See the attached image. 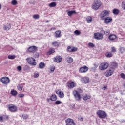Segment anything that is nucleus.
<instances>
[{
    "label": "nucleus",
    "instance_id": "obj_12",
    "mask_svg": "<svg viewBox=\"0 0 125 125\" xmlns=\"http://www.w3.org/2000/svg\"><path fill=\"white\" fill-rule=\"evenodd\" d=\"M88 71V67L86 66L82 67L79 69V73H85Z\"/></svg>",
    "mask_w": 125,
    "mask_h": 125
},
{
    "label": "nucleus",
    "instance_id": "obj_16",
    "mask_svg": "<svg viewBox=\"0 0 125 125\" xmlns=\"http://www.w3.org/2000/svg\"><path fill=\"white\" fill-rule=\"evenodd\" d=\"M57 63H60L62 61V57L60 56H57L54 60Z\"/></svg>",
    "mask_w": 125,
    "mask_h": 125
},
{
    "label": "nucleus",
    "instance_id": "obj_52",
    "mask_svg": "<svg viewBox=\"0 0 125 125\" xmlns=\"http://www.w3.org/2000/svg\"><path fill=\"white\" fill-rule=\"evenodd\" d=\"M78 120L79 121H80V122H83V117H79Z\"/></svg>",
    "mask_w": 125,
    "mask_h": 125
},
{
    "label": "nucleus",
    "instance_id": "obj_51",
    "mask_svg": "<svg viewBox=\"0 0 125 125\" xmlns=\"http://www.w3.org/2000/svg\"><path fill=\"white\" fill-rule=\"evenodd\" d=\"M17 70L18 71H22V67H21V66H18Z\"/></svg>",
    "mask_w": 125,
    "mask_h": 125
},
{
    "label": "nucleus",
    "instance_id": "obj_37",
    "mask_svg": "<svg viewBox=\"0 0 125 125\" xmlns=\"http://www.w3.org/2000/svg\"><path fill=\"white\" fill-rule=\"evenodd\" d=\"M22 117L23 119V120H27L28 118L29 117V116L27 114H23L22 115Z\"/></svg>",
    "mask_w": 125,
    "mask_h": 125
},
{
    "label": "nucleus",
    "instance_id": "obj_55",
    "mask_svg": "<svg viewBox=\"0 0 125 125\" xmlns=\"http://www.w3.org/2000/svg\"><path fill=\"white\" fill-rule=\"evenodd\" d=\"M3 117V118L5 120H7L8 119V115H4Z\"/></svg>",
    "mask_w": 125,
    "mask_h": 125
},
{
    "label": "nucleus",
    "instance_id": "obj_11",
    "mask_svg": "<svg viewBox=\"0 0 125 125\" xmlns=\"http://www.w3.org/2000/svg\"><path fill=\"white\" fill-rule=\"evenodd\" d=\"M81 81L82 83L86 84V83H89V78H88V77H83L81 78Z\"/></svg>",
    "mask_w": 125,
    "mask_h": 125
},
{
    "label": "nucleus",
    "instance_id": "obj_29",
    "mask_svg": "<svg viewBox=\"0 0 125 125\" xmlns=\"http://www.w3.org/2000/svg\"><path fill=\"white\" fill-rule=\"evenodd\" d=\"M56 5V2H52L51 3L49 4V7H55Z\"/></svg>",
    "mask_w": 125,
    "mask_h": 125
},
{
    "label": "nucleus",
    "instance_id": "obj_41",
    "mask_svg": "<svg viewBox=\"0 0 125 125\" xmlns=\"http://www.w3.org/2000/svg\"><path fill=\"white\" fill-rule=\"evenodd\" d=\"M11 4L13 5H16V4H17V1H16V0H13L11 1Z\"/></svg>",
    "mask_w": 125,
    "mask_h": 125
},
{
    "label": "nucleus",
    "instance_id": "obj_32",
    "mask_svg": "<svg viewBox=\"0 0 125 125\" xmlns=\"http://www.w3.org/2000/svg\"><path fill=\"white\" fill-rule=\"evenodd\" d=\"M106 57H112L113 56V54L111 52H107L105 54Z\"/></svg>",
    "mask_w": 125,
    "mask_h": 125
},
{
    "label": "nucleus",
    "instance_id": "obj_26",
    "mask_svg": "<svg viewBox=\"0 0 125 125\" xmlns=\"http://www.w3.org/2000/svg\"><path fill=\"white\" fill-rule=\"evenodd\" d=\"M111 67L113 69L115 68H117V67H118V63H117L116 62H113L111 63Z\"/></svg>",
    "mask_w": 125,
    "mask_h": 125
},
{
    "label": "nucleus",
    "instance_id": "obj_34",
    "mask_svg": "<svg viewBox=\"0 0 125 125\" xmlns=\"http://www.w3.org/2000/svg\"><path fill=\"white\" fill-rule=\"evenodd\" d=\"M17 88L20 91H21V90L23 89V85L19 84V85L17 86Z\"/></svg>",
    "mask_w": 125,
    "mask_h": 125
},
{
    "label": "nucleus",
    "instance_id": "obj_28",
    "mask_svg": "<svg viewBox=\"0 0 125 125\" xmlns=\"http://www.w3.org/2000/svg\"><path fill=\"white\" fill-rule=\"evenodd\" d=\"M52 45L53 46H58L59 45V42L57 41H54L52 43Z\"/></svg>",
    "mask_w": 125,
    "mask_h": 125
},
{
    "label": "nucleus",
    "instance_id": "obj_33",
    "mask_svg": "<svg viewBox=\"0 0 125 125\" xmlns=\"http://www.w3.org/2000/svg\"><path fill=\"white\" fill-rule=\"evenodd\" d=\"M11 94L12 95H13L14 96H16V95H17V91L16 90H13L11 91Z\"/></svg>",
    "mask_w": 125,
    "mask_h": 125
},
{
    "label": "nucleus",
    "instance_id": "obj_38",
    "mask_svg": "<svg viewBox=\"0 0 125 125\" xmlns=\"http://www.w3.org/2000/svg\"><path fill=\"white\" fill-rule=\"evenodd\" d=\"M119 50L121 53H124V52L125 51V49L124 47H121L119 49Z\"/></svg>",
    "mask_w": 125,
    "mask_h": 125
},
{
    "label": "nucleus",
    "instance_id": "obj_42",
    "mask_svg": "<svg viewBox=\"0 0 125 125\" xmlns=\"http://www.w3.org/2000/svg\"><path fill=\"white\" fill-rule=\"evenodd\" d=\"M8 58L9 59H14V58H15V56L9 55L8 56Z\"/></svg>",
    "mask_w": 125,
    "mask_h": 125
},
{
    "label": "nucleus",
    "instance_id": "obj_59",
    "mask_svg": "<svg viewBox=\"0 0 125 125\" xmlns=\"http://www.w3.org/2000/svg\"><path fill=\"white\" fill-rule=\"evenodd\" d=\"M122 7L125 10V2L123 3Z\"/></svg>",
    "mask_w": 125,
    "mask_h": 125
},
{
    "label": "nucleus",
    "instance_id": "obj_48",
    "mask_svg": "<svg viewBox=\"0 0 125 125\" xmlns=\"http://www.w3.org/2000/svg\"><path fill=\"white\" fill-rule=\"evenodd\" d=\"M111 51L112 52H116V48H115L114 47H111Z\"/></svg>",
    "mask_w": 125,
    "mask_h": 125
},
{
    "label": "nucleus",
    "instance_id": "obj_7",
    "mask_svg": "<svg viewBox=\"0 0 125 125\" xmlns=\"http://www.w3.org/2000/svg\"><path fill=\"white\" fill-rule=\"evenodd\" d=\"M94 37L96 40H102L103 39V36L101 33L97 32L94 34Z\"/></svg>",
    "mask_w": 125,
    "mask_h": 125
},
{
    "label": "nucleus",
    "instance_id": "obj_1",
    "mask_svg": "<svg viewBox=\"0 0 125 125\" xmlns=\"http://www.w3.org/2000/svg\"><path fill=\"white\" fill-rule=\"evenodd\" d=\"M96 114L100 119H106L107 118V113L103 110H98Z\"/></svg>",
    "mask_w": 125,
    "mask_h": 125
},
{
    "label": "nucleus",
    "instance_id": "obj_44",
    "mask_svg": "<svg viewBox=\"0 0 125 125\" xmlns=\"http://www.w3.org/2000/svg\"><path fill=\"white\" fill-rule=\"evenodd\" d=\"M61 103H62V102H61L60 101H57L55 102L56 105H59V104H61Z\"/></svg>",
    "mask_w": 125,
    "mask_h": 125
},
{
    "label": "nucleus",
    "instance_id": "obj_45",
    "mask_svg": "<svg viewBox=\"0 0 125 125\" xmlns=\"http://www.w3.org/2000/svg\"><path fill=\"white\" fill-rule=\"evenodd\" d=\"M110 34V30L108 29L106 31H105V35L106 36H108V35Z\"/></svg>",
    "mask_w": 125,
    "mask_h": 125
},
{
    "label": "nucleus",
    "instance_id": "obj_39",
    "mask_svg": "<svg viewBox=\"0 0 125 125\" xmlns=\"http://www.w3.org/2000/svg\"><path fill=\"white\" fill-rule=\"evenodd\" d=\"M88 46L91 48H93L95 45L93 43H89L88 44Z\"/></svg>",
    "mask_w": 125,
    "mask_h": 125
},
{
    "label": "nucleus",
    "instance_id": "obj_8",
    "mask_svg": "<svg viewBox=\"0 0 125 125\" xmlns=\"http://www.w3.org/2000/svg\"><path fill=\"white\" fill-rule=\"evenodd\" d=\"M66 125H76V123L74 122V120L71 118H68L65 120Z\"/></svg>",
    "mask_w": 125,
    "mask_h": 125
},
{
    "label": "nucleus",
    "instance_id": "obj_58",
    "mask_svg": "<svg viewBox=\"0 0 125 125\" xmlns=\"http://www.w3.org/2000/svg\"><path fill=\"white\" fill-rule=\"evenodd\" d=\"M9 111H10V112H11V113H15V112H16L17 110H10Z\"/></svg>",
    "mask_w": 125,
    "mask_h": 125
},
{
    "label": "nucleus",
    "instance_id": "obj_62",
    "mask_svg": "<svg viewBox=\"0 0 125 125\" xmlns=\"http://www.w3.org/2000/svg\"><path fill=\"white\" fill-rule=\"evenodd\" d=\"M0 9H1V3H0Z\"/></svg>",
    "mask_w": 125,
    "mask_h": 125
},
{
    "label": "nucleus",
    "instance_id": "obj_56",
    "mask_svg": "<svg viewBox=\"0 0 125 125\" xmlns=\"http://www.w3.org/2000/svg\"><path fill=\"white\" fill-rule=\"evenodd\" d=\"M3 119H4V118H3V117L0 116V122H3Z\"/></svg>",
    "mask_w": 125,
    "mask_h": 125
},
{
    "label": "nucleus",
    "instance_id": "obj_54",
    "mask_svg": "<svg viewBox=\"0 0 125 125\" xmlns=\"http://www.w3.org/2000/svg\"><path fill=\"white\" fill-rule=\"evenodd\" d=\"M101 33L103 36H104L105 35V30H101Z\"/></svg>",
    "mask_w": 125,
    "mask_h": 125
},
{
    "label": "nucleus",
    "instance_id": "obj_10",
    "mask_svg": "<svg viewBox=\"0 0 125 125\" xmlns=\"http://www.w3.org/2000/svg\"><path fill=\"white\" fill-rule=\"evenodd\" d=\"M28 50L29 52L35 53L38 50V48L36 46H31L28 48Z\"/></svg>",
    "mask_w": 125,
    "mask_h": 125
},
{
    "label": "nucleus",
    "instance_id": "obj_21",
    "mask_svg": "<svg viewBox=\"0 0 125 125\" xmlns=\"http://www.w3.org/2000/svg\"><path fill=\"white\" fill-rule=\"evenodd\" d=\"M9 110H17V107L14 104H9L8 105Z\"/></svg>",
    "mask_w": 125,
    "mask_h": 125
},
{
    "label": "nucleus",
    "instance_id": "obj_30",
    "mask_svg": "<svg viewBox=\"0 0 125 125\" xmlns=\"http://www.w3.org/2000/svg\"><path fill=\"white\" fill-rule=\"evenodd\" d=\"M83 100H87V99H90V95L87 96V95H85L83 96Z\"/></svg>",
    "mask_w": 125,
    "mask_h": 125
},
{
    "label": "nucleus",
    "instance_id": "obj_17",
    "mask_svg": "<svg viewBox=\"0 0 125 125\" xmlns=\"http://www.w3.org/2000/svg\"><path fill=\"white\" fill-rule=\"evenodd\" d=\"M77 48L74 47H67V51H68V52H75V51H77Z\"/></svg>",
    "mask_w": 125,
    "mask_h": 125
},
{
    "label": "nucleus",
    "instance_id": "obj_31",
    "mask_svg": "<svg viewBox=\"0 0 125 125\" xmlns=\"http://www.w3.org/2000/svg\"><path fill=\"white\" fill-rule=\"evenodd\" d=\"M113 14H115V15H117V14H119V10H118V9H114L112 11Z\"/></svg>",
    "mask_w": 125,
    "mask_h": 125
},
{
    "label": "nucleus",
    "instance_id": "obj_6",
    "mask_svg": "<svg viewBox=\"0 0 125 125\" xmlns=\"http://www.w3.org/2000/svg\"><path fill=\"white\" fill-rule=\"evenodd\" d=\"M0 82L4 83V84H8L10 83V80L7 77H3L0 79Z\"/></svg>",
    "mask_w": 125,
    "mask_h": 125
},
{
    "label": "nucleus",
    "instance_id": "obj_9",
    "mask_svg": "<svg viewBox=\"0 0 125 125\" xmlns=\"http://www.w3.org/2000/svg\"><path fill=\"white\" fill-rule=\"evenodd\" d=\"M73 94L76 99V100H80L81 99V95L77 90H74L73 92Z\"/></svg>",
    "mask_w": 125,
    "mask_h": 125
},
{
    "label": "nucleus",
    "instance_id": "obj_53",
    "mask_svg": "<svg viewBox=\"0 0 125 125\" xmlns=\"http://www.w3.org/2000/svg\"><path fill=\"white\" fill-rule=\"evenodd\" d=\"M25 96V95L24 94H20L19 95V97L20 98L24 97Z\"/></svg>",
    "mask_w": 125,
    "mask_h": 125
},
{
    "label": "nucleus",
    "instance_id": "obj_63",
    "mask_svg": "<svg viewBox=\"0 0 125 125\" xmlns=\"http://www.w3.org/2000/svg\"><path fill=\"white\" fill-rule=\"evenodd\" d=\"M122 122H125V120L124 121V120H123Z\"/></svg>",
    "mask_w": 125,
    "mask_h": 125
},
{
    "label": "nucleus",
    "instance_id": "obj_19",
    "mask_svg": "<svg viewBox=\"0 0 125 125\" xmlns=\"http://www.w3.org/2000/svg\"><path fill=\"white\" fill-rule=\"evenodd\" d=\"M117 39V35L115 34H111L108 37L109 41H114Z\"/></svg>",
    "mask_w": 125,
    "mask_h": 125
},
{
    "label": "nucleus",
    "instance_id": "obj_5",
    "mask_svg": "<svg viewBox=\"0 0 125 125\" xmlns=\"http://www.w3.org/2000/svg\"><path fill=\"white\" fill-rule=\"evenodd\" d=\"M109 66V63L107 62H103L101 63L99 66V69L101 71H104V70H106Z\"/></svg>",
    "mask_w": 125,
    "mask_h": 125
},
{
    "label": "nucleus",
    "instance_id": "obj_57",
    "mask_svg": "<svg viewBox=\"0 0 125 125\" xmlns=\"http://www.w3.org/2000/svg\"><path fill=\"white\" fill-rule=\"evenodd\" d=\"M94 67L95 68H97V67H98V63L94 64Z\"/></svg>",
    "mask_w": 125,
    "mask_h": 125
},
{
    "label": "nucleus",
    "instance_id": "obj_24",
    "mask_svg": "<svg viewBox=\"0 0 125 125\" xmlns=\"http://www.w3.org/2000/svg\"><path fill=\"white\" fill-rule=\"evenodd\" d=\"M76 86V83L71 82L69 83L68 87L69 88H74Z\"/></svg>",
    "mask_w": 125,
    "mask_h": 125
},
{
    "label": "nucleus",
    "instance_id": "obj_4",
    "mask_svg": "<svg viewBox=\"0 0 125 125\" xmlns=\"http://www.w3.org/2000/svg\"><path fill=\"white\" fill-rule=\"evenodd\" d=\"M26 60L28 64H30L32 66H36V65H37V62H36V59H35L34 58H27Z\"/></svg>",
    "mask_w": 125,
    "mask_h": 125
},
{
    "label": "nucleus",
    "instance_id": "obj_47",
    "mask_svg": "<svg viewBox=\"0 0 125 125\" xmlns=\"http://www.w3.org/2000/svg\"><path fill=\"white\" fill-rule=\"evenodd\" d=\"M40 55V54H39V53H35L34 54V56L36 58H38V57H39V56Z\"/></svg>",
    "mask_w": 125,
    "mask_h": 125
},
{
    "label": "nucleus",
    "instance_id": "obj_40",
    "mask_svg": "<svg viewBox=\"0 0 125 125\" xmlns=\"http://www.w3.org/2000/svg\"><path fill=\"white\" fill-rule=\"evenodd\" d=\"M55 51V50H54V49L51 48V49H50V50H49L48 53H49V54H50H50H52V53H54Z\"/></svg>",
    "mask_w": 125,
    "mask_h": 125
},
{
    "label": "nucleus",
    "instance_id": "obj_49",
    "mask_svg": "<svg viewBox=\"0 0 125 125\" xmlns=\"http://www.w3.org/2000/svg\"><path fill=\"white\" fill-rule=\"evenodd\" d=\"M39 76V73H34V78H38Z\"/></svg>",
    "mask_w": 125,
    "mask_h": 125
},
{
    "label": "nucleus",
    "instance_id": "obj_61",
    "mask_svg": "<svg viewBox=\"0 0 125 125\" xmlns=\"http://www.w3.org/2000/svg\"><path fill=\"white\" fill-rule=\"evenodd\" d=\"M49 100H50V99H47V101L48 102H49Z\"/></svg>",
    "mask_w": 125,
    "mask_h": 125
},
{
    "label": "nucleus",
    "instance_id": "obj_35",
    "mask_svg": "<svg viewBox=\"0 0 125 125\" xmlns=\"http://www.w3.org/2000/svg\"><path fill=\"white\" fill-rule=\"evenodd\" d=\"M74 13H76V11H69L67 13L68 16H71V15L74 14Z\"/></svg>",
    "mask_w": 125,
    "mask_h": 125
},
{
    "label": "nucleus",
    "instance_id": "obj_36",
    "mask_svg": "<svg viewBox=\"0 0 125 125\" xmlns=\"http://www.w3.org/2000/svg\"><path fill=\"white\" fill-rule=\"evenodd\" d=\"M75 35H76V36H80L81 34V32L78 30H76L74 31Z\"/></svg>",
    "mask_w": 125,
    "mask_h": 125
},
{
    "label": "nucleus",
    "instance_id": "obj_43",
    "mask_svg": "<svg viewBox=\"0 0 125 125\" xmlns=\"http://www.w3.org/2000/svg\"><path fill=\"white\" fill-rule=\"evenodd\" d=\"M33 17L34 19H39V18H40V16L38 14H36L33 15Z\"/></svg>",
    "mask_w": 125,
    "mask_h": 125
},
{
    "label": "nucleus",
    "instance_id": "obj_13",
    "mask_svg": "<svg viewBox=\"0 0 125 125\" xmlns=\"http://www.w3.org/2000/svg\"><path fill=\"white\" fill-rule=\"evenodd\" d=\"M56 93L59 95V97H60V98L64 97V92L61 91V90H56Z\"/></svg>",
    "mask_w": 125,
    "mask_h": 125
},
{
    "label": "nucleus",
    "instance_id": "obj_14",
    "mask_svg": "<svg viewBox=\"0 0 125 125\" xmlns=\"http://www.w3.org/2000/svg\"><path fill=\"white\" fill-rule=\"evenodd\" d=\"M104 20L105 24H110V23H112V21H113L112 18L109 17L104 18Z\"/></svg>",
    "mask_w": 125,
    "mask_h": 125
},
{
    "label": "nucleus",
    "instance_id": "obj_50",
    "mask_svg": "<svg viewBox=\"0 0 125 125\" xmlns=\"http://www.w3.org/2000/svg\"><path fill=\"white\" fill-rule=\"evenodd\" d=\"M120 76L122 79H125V75L124 73L120 74Z\"/></svg>",
    "mask_w": 125,
    "mask_h": 125
},
{
    "label": "nucleus",
    "instance_id": "obj_22",
    "mask_svg": "<svg viewBox=\"0 0 125 125\" xmlns=\"http://www.w3.org/2000/svg\"><path fill=\"white\" fill-rule=\"evenodd\" d=\"M57 99V97L55 94H52L50 97V100H51V101H56Z\"/></svg>",
    "mask_w": 125,
    "mask_h": 125
},
{
    "label": "nucleus",
    "instance_id": "obj_20",
    "mask_svg": "<svg viewBox=\"0 0 125 125\" xmlns=\"http://www.w3.org/2000/svg\"><path fill=\"white\" fill-rule=\"evenodd\" d=\"M66 61L67 63H73V62L74 61V59H73V58H72L70 56H68V57H66Z\"/></svg>",
    "mask_w": 125,
    "mask_h": 125
},
{
    "label": "nucleus",
    "instance_id": "obj_2",
    "mask_svg": "<svg viewBox=\"0 0 125 125\" xmlns=\"http://www.w3.org/2000/svg\"><path fill=\"white\" fill-rule=\"evenodd\" d=\"M101 6V1L99 0H95L92 5V8L94 10H97Z\"/></svg>",
    "mask_w": 125,
    "mask_h": 125
},
{
    "label": "nucleus",
    "instance_id": "obj_18",
    "mask_svg": "<svg viewBox=\"0 0 125 125\" xmlns=\"http://www.w3.org/2000/svg\"><path fill=\"white\" fill-rule=\"evenodd\" d=\"M10 29H11V24L9 23L4 25L3 27V29L4 30V31H8L10 30Z\"/></svg>",
    "mask_w": 125,
    "mask_h": 125
},
{
    "label": "nucleus",
    "instance_id": "obj_15",
    "mask_svg": "<svg viewBox=\"0 0 125 125\" xmlns=\"http://www.w3.org/2000/svg\"><path fill=\"white\" fill-rule=\"evenodd\" d=\"M114 73V71L112 69H108L106 71L105 73V75L106 77H110V76H112L113 74Z\"/></svg>",
    "mask_w": 125,
    "mask_h": 125
},
{
    "label": "nucleus",
    "instance_id": "obj_46",
    "mask_svg": "<svg viewBox=\"0 0 125 125\" xmlns=\"http://www.w3.org/2000/svg\"><path fill=\"white\" fill-rule=\"evenodd\" d=\"M55 70V66H52L51 68L50 71H51V72H52V73H53V72H54Z\"/></svg>",
    "mask_w": 125,
    "mask_h": 125
},
{
    "label": "nucleus",
    "instance_id": "obj_60",
    "mask_svg": "<svg viewBox=\"0 0 125 125\" xmlns=\"http://www.w3.org/2000/svg\"><path fill=\"white\" fill-rule=\"evenodd\" d=\"M103 89H104V90H106V89H107V86H104Z\"/></svg>",
    "mask_w": 125,
    "mask_h": 125
},
{
    "label": "nucleus",
    "instance_id": "obj_25",
    "mask_svg": "<svg viewBox=\"0 0 125 125\" xmlns=\"http://www.w3.org/2000/svg\"><path fill=\"white\" fill-rule=\"evenodd\" d=\"M39 67L40 69H43L45 67V64H44V62H41L39 65Z\"/></svg>",
    "mask_w": 125,
    "mask_h": 125
},
{
    "label": "nucleus",
    "instance_id": "obj_27",
    "mask_svg": "<svg viewBox=\"0 0 125 125\" xmlns=\"http://www.w3.org/2000/svg\"><path fill=\"white\" fill-rule=\"evenodd\" d=\"M87 23H91L92 22V18L91 17H88L86 18Z\"/></svg>",
    "mask_w": 125,
    "mask_h": 125
},
{
    "label": "nucleus",
    "instance_id": "obj_3",
    "mask_svg": "<svg viewBox=\"0 0 125 125\" xmlns=\"http://www.w3.org/2000/svg\"><path fill=\"white\" fill-rule=\"evenodd\" d=\"M109 13H110V12L108 10L103 11L101 14L100 18L101 20H104L105 18L108 17V16H109Z\"/></svg>",
    "mask_w": 125,
    "mask_h": 125
},
{
    "label": "nucleus",
    "instance_id": "obj_64",
    "mask_svg": "<svg viewBox=\"0 0 125 125\" xmlns=\"http://www.w3.org/2000/svg\"><path fill=\"white\" fill-rule=\"evenodd\" d=\"M124 105H125V103H124Z\"/></svg>",
    "mask_w": 125,
    "mask_h": 125
},
{
    "label": "nucleus",
    "instance_id": "obj_23",
    "mask_svg": "<svg viewBox=\"0 0 125 125\" xmlns=\"http://www.w3.org/2000/svg\"><path fill=\"white\" fill-rule=\"evenodd\" d=\"M55 37L56 38H60V37H61V31L58 30L56 31Z\"/></svg>",
    "mask_w": 125,
    "mask_h": 125
}]
</instances>
